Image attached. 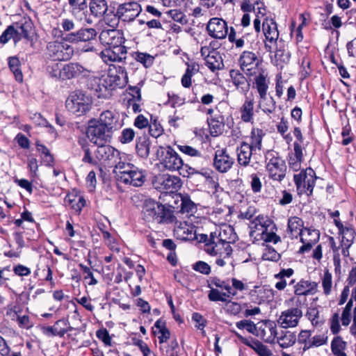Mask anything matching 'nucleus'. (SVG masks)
<instances>
[{"label": "nucleus", "mask_w": 356, "mask_h": 356, "mask_svg": "<svg viewBox=\"0 0 356 356\" xmlns=\"http://www.w3.org/2000/svg\"><path fill=\"white\" fill-rule=\"evenodd\" d=\"M106 77L111 89L123 88L127 83V72L122 67H110Z\"/></svg>", "instance_id": "17"}, {"label": "nucleus", "mask_w": 356, "mask_h": 356, "mask_svg": "<svg viewBox=\"0 0 356 356\" xmlns=\"http://www.w3.org/2000/svg\"><path fill=\"white\" fill-rule=\"evenodd\" d=\"M97 121L99 124H102L113 133L118 129V117L111 111L107 110L103 111L100 114L99 120H97Z\"/></svg>", "instance_id": "34"}, {"label": "nucleus", "mask_w": 356, "mask_h": 356, "mask_svg": "<svg viewBox=\"0 0 356 356\" xmlns=\"http://www.w3.org/2000/svg\"><path fill=\"white\" fill-rule=\"evenodd\" d=\"M65 202L77 212H80L86 205V200L82 196L67 195Z\"/></svg>", "instance_id": "51"}, {"label": "nucleus", "mask_w": 356, "mask_h": 356, "mask_svg": "<svg viewBox=\"0 0 356 356\" xmlns=\"http://www.w3.org/2000/svg\"><path fill=\"white\" fill-rule=\"evenodd\" d=\"M98 147L94 154L99 164L108 165L110 161L119 156V152L114 147L105 144L97 145Z\"/></svg>", "instance_id": "22"}, {"label": "nucleus", "mask_w": 356, "mask_h": 356, "mask_svg": "<svg viewBox=\"0 0 356 356\" xmlns=\"http://www.w3.org/2000/svg\"><path fill=\"white\" fill-rule=\"evenodd\" d=\"M277 334L276 325L270 321H265L259 327H257L256 333H254L255 336L268 343H274L275 342Z\"/></svg>", "instance_id": "21"}, {"label": "nucleus", "mask_w": 356, "mask_h": 356, "mask_svg": "<svg viewBox=\"0 0 356 356\" xmlns=\"http://www.w3.org/2000/svg\"><path fill=\"white\" fill-rule=\"evenodd\" d=\"M127 49L124 46L108 47L101 52L104 62H120L126 58Z\"/></svg>", "instance_id": "26"}, {"label": "nucleus", "mask_w": 356, "mask_h": 356, "mask_svg": "<svg viewBox=\"0 0 356 356\" xmlns=\"http://www.w3.org/2000/svg\"><path fill=\"white\" fill-rule=\"evenodd\" d=\"M67 324V320H58L53 326L44 327L42 328V332L47 336L63 337L65 334L67 332V330H66Z\"/></svg>", "instance_id": "37"}, {"label": "nucleus", "mask_w": 356, "mask_h": 356, "mask_svg": "<svg viewBox=\"0 0 356 356\" xmlns=\"http://www.w3.org/2000/svg\"><path fill=\"white\" fill-rule=\"evenodd\" d=\"M46 56L53 60H67L74 55V48L60 41H51L46 47Z\"/></svg>", "instance_id": "7"}, {"label": "nucleus", "mask_w": 356, "mask_h": 356, "mask_svg": "<svg viewBox=\"0 0 356 356\" xmlns=\"http://www.w3.org/2000/svg\"><path fill=\"white\" fill-rule=\"evenodd\" d=\"M207 30L210 36L216 39H224L228 32L227 22L218 17L211 18L207 26Z\"/></svg>", "instance_id": "20"}, {"label": "nucleus", "mask_w": 356, "mask_h": 356, "mask_svg": "<svg viewBox=\"0 0 356 356\" xmlns=\"http://www.w3.org/2000/svg\"><path fill=\"white\" fill-rule=\"evenodd\" d=\"M180 211L184 213H192L195 209V204L186 196L181 197Z\"/></svg>", "instance_id": "60"}, {"label": "nucleus", "mask_w": 356, "mask_h": 356, "mask_svg": "<svg viewBox=\"0 0 356 356\" xmlns=\"http://www.w3.org/2000/svg\"><path fill=\"white\" fill-rule=\"evenodd\" d=\"M230 332L233 333L243 344L254 350L259 356H273L272 351L261 341L253 339H252V341H250L236 330L232 329L230 330Z\"/></svg>", "instance_id": "24"}, {"label": "nucleus", "mask_w": 356, "mask_h": 356, "mask_svg": "<svg viewBox=\"0 0 356 356\" xmlns=\"http://www.w3.org/2000/svg\"><path fill=\"white\" fill-rule=\"evenodd\" d=\"M233 84L242 92H246L249 90V83L246 77L238 70H232L229 72Z\"/></svg>", "instance_id": "38"}, {"label": "nucleus", "mask_w": 356, "mask_h": 356, "mask_svg": "<svg viewBox=\"0 0 356 356\" xmlns=\"http://www.w3.org/2000/svg\"><path fill=\"white\" fill-rule=\"evenodd\" d=\"M293 273L294 270L292 268L282 269L274 275V278L277 280L275 284V288L279 291L284 290L287 286V281L285 280V278H291Z\"/></svg>", "instance_id": "41"}, {"label": "nucleus", "mask_w": 356, "mask_h": 356, "mask_svg": "<svg viewBox=\"0 0 356 356\" xmlns=\"http://www.w3.org/2000/svg\"><path fill=\"white\" fill-rule=\"evenodd\" d=\"M90 71L78 63H69L63 65V81L88 76Z\"/></svg>", "instance_id": "25"}, {"label": "nucleus", "mask_w": 356, "mask_h": 356, "mask_svg": "<svg viewBox=\"0 0 356 356\" xmlns=\"http://www.w3.org/2000/svg\"><path fill=\"white\" fill-rule=\"evenodd\" d=\"M108 8V3L106 0H91L90 2V10L95 17H101L104 16Z\"/></svg>", "instance_id": "42"}, {"label": "nucleus", "mask_w": 356, "mask_h": 356, "mask_svg": "<svg viewBox=\"0 0 356 356\" xmlns=\"http://www.w3.org/2000/svg\"><path fill=\"white\" fill-rule=\"evenodd\" d=\"M319 236L318 230L305 228L300 236L302 245L300 247L299 252L303 253L310 250L312 246L318 241Z\"/></svg>", "instance_id": "27"}, {"label": "nucleus", "mask_w": 356, "mask_h": 356, "mask_svg": "<svg viewBox=\"0 0 356 356\" xmlns=\"http://www.w3.org/2000/svg\"><path fill=\"white\" fill-rule=\"evenodd\" d=\"M144 218L148 221H154L157 223L166 222L171 218L169 209L152 199L146 200L143 207Z\"/></svg>", "instance_id": "3"}, {"label": "nucleus", "mask_w": 356, "mask_h": 356, "mask_svg": "<svg viewBox=\"0 0 356 356\" xmlns=\"http://www.w3.org/2000/svg\"><path fill=\"white\" fill-rule=\"evenodd\" d=\"M317 179L314 170L310 168L301 170L299 173L295 174L293 180L296 186L299 195L306 194L310 196L315 186V181Z\"/></svg>", "instance_id": "6"}, {"label": "nucleus", "mask_w": 356, "mask_h": 356, "mask_svg": "<svg viewBox=\"0 0 356 356\" xmlns=\"http://www.w3.org/2000/svg\"><path fill=\"white\" fill-rule=\"evenodd\" d=\"M275 58L277 65L286 64L289 62L291 54L289 51L285 49H279L276 51Z\"/></svg>", "instance_id": "61"}, {"label": "nucleus", "mask_w": 356, "mask_h": 356, "mask_svg": "<svg viewBox=\"0 0 356 356\" xmlns=\"http://www.w3.org/2000/svg\"><path fill=\"white\" fill-rule=\"evenodd\" d=\"M206 65L212 71L215 72L216 70H220L222 66V60L221 56L219 55L218 52H213L211 56H209L207 58Z\"/></svg>", "instance_id": "52"}, {"label": "nucleus", "mask_w": 356, "mask_h": 356, "mask_svg": "<svg viewBox=\"0 0 356 356\" xmlns=\"http://www.w3.org/2000/svg\"><path fill=\"white\" fill-rule=\"evenodd\" d=\"M332 276L329 270L326 269L322 277V286L323 293L325 295H329L332 291Z\"/></svg>", "instance_id": "58"}, {"label": "nucleus", "mask_w": 356, "mask_h": 356, "mask_svg": "<svg viewBox=\"0 0 356 356\" xmlns=\"http://www.w3.org/2000/svg\"><path fill=\"white\" fill-rule=\"evenodd\" d=\"M145 172L136 167L129 175L125 174L124 175V178H122L121 183L134 187H140L145 183Z\"/></svg>", "instance_id": "31"}, {"label": "nucleus", "mask_w": 356, "mask_h": 356, "mask_svg": "<svg viewBox=\"0 0 356 356\" xmlns=\"http://www.w3.org/2000/svg\"><path fill=\"white\" fill-rule=\"evenodd\" d=\"M211 282L213 285L217 288L225 290V291L221 292L217 289L211 288L210 285H209V287L211 288L208 294L209 300L213 302H227L231 298V294H233L234 293L232 292V289H231V285L227 281L222 280L218 277H213Z\"/></svg>", "instance_id": "12"}, {"label": "nucleus", "mask_w": 356, "mask_h": 356, "mask_svg": "<svg viewBox=\"0 0 356 356\" xmlns=\"http://www.w3.org/2000/svg\"><path fill=\"white\" fill-rule=\"evenodd\" d=\"M259 97V106L264 113L269 115L275 111L276 102L273 97L266 94Z\"/></svg>", "instance_id": "39"}, {"label": "nucleus", "mask_w": 356, "mask_h": 356, "mask_svg": "<svg viewBox=\"0 0 356 356\" xmlns=\"http://www.w3.org/2000/svg\"><path fill=\"white\" fill-rule=\"evenodd\" d=\"M234 163V159L229 155L226 149H219L215 152L213 166L220 172H227Z\"/></svg>", "instance_id": "18"}, {"label": "nucleus", "mask_w": 356, "mask_h": 356, "mask_svg": "<svg viewBox=\"0 0 356 356\" xmlns=\"http://www.w3.org/2000/svg\"><path fill=\"white\" fill-rule=\"evenodd\" d=\"M20 61L16 56L8 58V66L10 71L13 73L16 81L22 82L23 81V74L20 69Z\"/></svg>", "instance_id": "50"}, {"label": "nucleus", "mask_w": 356, "mask_h": 356, "mask_svg": "<svg viewBox=\"0 0 356 356\" xmlns=\"http://www.w3.org/2000/svg\"><path fill=\"white\" fill-rule=\"evenodd\" d=\"M307 316L313 325L318 326L322 325L323 323V319L320 316L319 312L316 307L309 308L307 312Z\"/></svg>", "instance_id": "57"}, {"label": "nucleus", "mask_w": 356, "mask_h": 356, "mask_svg": "<svg viewBox=\"0 0 356 356\" xmlns=\"http://www.w3.org/2000/svg\"><path fill=\"white\" fill-rule=\"evenodd\" d=\"M311 332L309 330H302L298 334V342L303 344L302 351H306L309 349V345L311 342Z\"/></svg>", "instance_id": "59"}, {"label": "nucleus", "mask_w": 356, "mask_h": 356, "mask_svg": "<svg viewBox=\"0 0 356 356\" xmlns=\"http://www.w3.org/2000/svg\"><path fill=\"white\" fill-rule=\"evenodd\" d=\"M150 141L146 137H139L136 140V152L138 155L143 159L149 156L150 149Z\"/></svg>", "instance_id": "47"}, {"label": "nucleus", "mask_w": 356, "mask_h": 356, "mask_svg": "<svg viewBox=\"0 0 356 356\" xmlns=\"http://www.w3.org/2000/svg\"><path fill=\"white\" fill-rule=\"evenodd\" d=\"M99 38L101 43L108 47L124 46V34L118 29H104Z\"/></svg>", "instance_id": "15"}, {"label": "nucleus", "mask_w": 356, "mask_h": 356, "mask_svg": "<svg viewBox=\"0 0 356 356\" xmlns=\"http://www.w3.org/2000/svg\"><path fill=\"white\" fill-rule=\"evenodd\" d=\"M13 26L17 30V36H19L20 40L22 38L31 39V34L33 33V23L29 18H22L17 22L13 24Z\"/></svg>", "instance_id": "33"}, {"label": "nucleus", "mask_w": 356, "mask_h": 356, "mask_svg": "<svg viewBox=\"0 0 356 356\" xmlns=\"http://www.w3.org/2000/svg\"><path fill=\"white\" fill-rule=\"evenodd\" d=\"M303 220L297 216L290 217L288 220V230L292 237L297 238L302 236V232L305 228L303 227Z\"/></svg>", "instance_id": "40"}, {"label": "nucleus", "mask_w": 356, "mask_h": 356, "mask_svg": "<svg viewBox=\"0 0 356 356\" xmlns=\"http://www.w3.org/2000/svg\"><path fill=\"white\" fill-rule=\"evenodd\" d=\"M113 132L99 124L95 119L88 122L86 129V136L89 140L95 145L106 144L112 138Z\"/></svg>", "instance_id": "8"}, {"label": "nucleus", "mask_w": 356, "mask_h": 356, "mask_svg": "<svg viewBox=\"0 0 356 356\" xmlns=\"http://www.w3.org/2000/svg\"><path fill=\"white\" fill-rule=\"evenodd\" d=\"M262 29L266 40L270 44H275L279 38V31L275 21L266 18L263 22Z\"/></svg>", "instance_id": "30"}, {"label": "nucleus", "mask_w": 356, "mask_h": 356, "mask_svg": "<svg viewBox=\"0 0 356 356\" xmlns=\"http://www.w3.org/2000/svg\"><path fill=\"white\" fill-rule=\"evenodd\" d=\"M209 126L210 133L213 136H217L221 134L225 127L223 116L218 115L212 118L209 122Z\"/></svg>", "instance_id": "44"}, {"label": "nucleus", "mask_w": 356, "mask_h": 356, "mask_svg": "<svg viewBox=\"0 0 356 356\" xmlns=\"http://www.w3.org/2000/svg\"><path fill=\"white\" fill-rule=\"evenodd\" d=\"M174 235L180 241H193L198 239L195 227L186 222H177L175 223Z\"/></svg>", "instance_id": "19"}, {"label": "nucleus", "mask_w": 356, "mask_h": 356, "mask_svg": "<svg viewBox=\"0 0 356 356\" xmlns=\"http://www.w3.org/2000/svg\"><path fill=\"white\" fill-rule=\"evenodd\" d=\"M135 59L146 68L152 66L154 62V56L143 52H136Z\"/></svg>", "instance_id": "56"}, {"label": "nucleus", "mask_w": 356, "mask_h": 356, "mask_svg": "<svg viewBox=\"0 0 356 356\" xmlns=\"http://www.w3.org/2000/svg\"><path fill=\"white\" fill-rule=\"evenodd\" d=\"M92 82L97 85V86L92 84V88L97 92H99L98 96L100 97L104 95V92H106L109 87V83L107 81L106 77H95L92 79Z\"/></svg>", "instance_id": "54"}, {"label": "nucleus", "mask_w": 356, "mask_h": 356, "mask_svg": "<svg viewBox=\"0 0 356 356\" xmlns=\"http://www.w3.org/2000/svg\"><path fill=\"white\" fill-rule=\"evenodd\" d=\"M17 31L13 24L8 26L0 36V43L5 44L10 39H13L15 43L20 41V38L17 36Z\"/></svg>", "instance_id": "49"}, {"label": "nucleus", "mask_w": 356, "mask_h": 356, "mask_svg": "<svg viewBox=\"0 0 356 356\" xmlns=\"http://www.w3.org/2000/svg\"><path fill=\"white\" fill-rule=\"evenodd\" d=\"M254 102L253 99L246 97L243 104L239 108L241 120L246 123L253 122L254 116Z\"/></svg>", "instance_id": "35"}, {"label": "nucleus", "mask_w": 356, "mask_h": 356, "mask_svg": "<svg viewBox=\"0 0 356 356\" xmlns=\"http://www.w3.org/2000/svg\"><path fill=\"white\" fill-rule=\"evenodd\" d=\"M204 250L211 256L215 257V264L223 267L227 264L233 266L232 258V248L229 244L222 242H217L215 238L209 237L208 242L204 245Z\"/></svg>", "instance_id": "1"}, {"label": "nucleus", "mask_w": 356, "mask_h": 356, "mask_svg": "<svg viewBox=\"0 0 356 356\" xmlns=\"http://www.w3.org/2000/svg\"><path fill=\"white\" fill-rule=\"evenodd\" d=\"M347 343L341 337H334L331 342V351L333 356H348L345 350Z\"/></svg>", "instance_id": "46"}, {"label": "nucleus", "mask_w": 356, "mask_h": 356, "mask_svg": "<svg viewBox=\"0 0 356 356\" xmlns=\"http://www.w3.org/2000/svg\"><path fill=\"white\" fill-rule=\"evenodd\" d=\"M230 280L232 283V292L234 293L233 294H231V298L236 296L238 291H243L248 288V285L246 284L235 277H232Z\"/></svg>", "instance_id": "64"}, {"label": "nucleus", "mask_w": 356, "mask_h": 356, "mask_svg": "<svg viewBox=\"0 0 356 356\" xmlns=\"http://www.w3.org/2000/svg\"><path fill=\"white\" fill-rule=\"evenodd\" d=\"M289 284H293L294 297L292 300H294L296 298V305L300 306L302 304V296H306L310 294H314L316 292L318 288V284L315 282H311L308 280H301L296 284H295V280L292 279L289 282ZM305 298L302 301V304L305 302Z\"/></svg>", "instance_id": "13"}, {"label": "nucleus", "mask_w": 356, "mask_h": 356, "mask_svg": "<svg viewBox=\"0 0 356 356\" xmlns=\"http://www.w3.org/2000/svg\"><path fill=\"white\" fill-rule=\"evenodd\" d=\"M199 65L196 63L187 64L185 74L181 77V85L184 88H190L192 84V77L199 72Z\"/></svg>", "instance_id": "48"}, {"label": "nucleus", "mask_w": 356, "mask_h": 356, "mask_svg": "<svg viewBox=\"0 0 356 356\" xmlns=\"http://www.w3.org/2000/svg\"><path fill=\"white\" fill-rule=\"evenodd\" d=\"M161 168L169 171H178L183 165V160L177 152L170 146H159L156 151Z\"/></svg>", "instance_id": "4"}, {"label": "nucleus", "mask_w": 356, "mask_h": 356, "mask_svg": "<svg viewBox=\"0 0 356 356\" xmlns=\"http://www.w3.org/2000/svg\"><path fill=\"white\" fill-rule=\"evenodd\" d=\"M238 63L241 71L250 77L256 75L261 69L259 67L261 58L252 51H243L238 59Z\"/></svg>", "instance_id": "9"}, {"label": "nucleus", "mask_w": 356, "mask_h": 356, "mask_svg": "<svg viewBox=\"0 0 356 356\" xmlns=\"http://www.w3.org/2000/svg\"><path fill=\"white\" fill-rule=\"evenodd\" d=\"M340 234L342 235L341 245L350 247L356 236L355 229L352 227H345Z\"/></svg>", "instance_id": "55"}, {"label": "nucleus", "mask_w": 356, "mask_h": 356, "mask_svg": "<svg viewBox=\"0 0 356 356\" xmlns=\"http://www.w3.org/2000/svg\"><path fill=\"white\" fill-rule=\"evenodd\" d=\"M136 136L135 131L131 128L124 129L120 136H119V141L122 144H127L133 141Z\"/></svg>", "instance_id": "62"}, {"label": "nucleus", "mask_w": 356, "mask_h": 356, "mask_svg": "<svg viewBox=\"0 0 356 356\" xmlns=\"http://www.w3.org/2000/svg\"><path fill=\"white\" fill-rule=\"evenodd\" d=\"M63 64L51 63L47 67V72L51 78L63 81Z\"/></svg>", "instance_id": "53"}, {"label": "nucleus", "mask_w": 356, "mask_h": 356, "mask_svg": "<svg viewBox=\"0 0 356 356\" xmlns=\"http://www.w3.org/2000/svg\"><path fill=\"white\" fill-rule=\"evenodd\" d=\"M266 169L268 177L281 182L286 174V165L279 153L274 150H267L265 153Z\"/></svg>", "instance_id": "2"}, {"label": "nucleus", "mask_w": 356, "mask_h": 356, "mask_svg": "<svg viewBox=\"0 0 356 356\" xmlns=\"http://www.w3.org/2000/svg\"><path fill=\"white\" fill-rule=\"evenodd\" d=\"M237 160L239 165L247 166L250 163L251 158L256 159L257 154L252 148L249 146V143L243 142L240 147L236 149Z\"/></svg>", "instance_id": "29"}, {"label": "nucleus", "mask_w": 356, "mask_h": 356, "mask_svg": "<svg viewBox=\"0 0 356 356\" xmlns=\"http://www.w3.org/2000/svg\"><path fill=\"white\" fill-rule=\"evenodd\" d=\"M97 35V31L93 28H82L79 31L67 35V40L71 42H89L94 40Z\"/></svg>", "instance_id": "28"}, {"label": "nucleus", "mask_w": 356, "mask_h": 356, "mask_svg": "<svg viewBox=\"0 0 356 356\" xmlns=\"http://www.w3.org/2000/svg\"><path fill=\"white\" fill-rule=\"evenodd\" d=\"M92 104L91 99L81 91L72 92L66 100L67 110L81 116L90 111Z\"/></svg>", "instance_id": "5"}, {"label": "nucleus", "mask_w": 356, "mask_h": 356, "mask_svg": "<svg viewBox=\"0 0 356 356\" xmlns=\"http://www.w3.org/2000/svg\"><path fill=\"white\" fill-rule=\"evenodd\" d=\"M236 326L239 330H246L249 333L254 335L256 333L257 325L252 321L248 320H242L236 323Z\"/></svg>", "instance_id": "63"}, {"label": "nucleus", "mask_w": 356, "mask_h": 356, "mask_svg": "<svg viewBox=\"0 0 356 356\" xmlns=\"http://www.w3.org/2000/svg\"><path fill=\"white\" fill-rule=\"evenodd\" d=\"M275 341L280 348L284 349L293 346L297 341V337L295 332L281 330L277 332Z\"/></svg>", "instance_id": "36"}, {"label": "nucleus", "mask_w": 356, "mask_h": 356, "mask_svg": "<svg viewBox=\"0 0 356 356\" xmlns=\"http://www.w3.org/2000/svg\"><path fill=\"white\" fill-rule=\"evenodd\" d=\"M264 136V133L263 130L260 129L253 128L251 131L250 143H249V146L257 152L261 149Z\"/></svg>", "instance_id": "45"}, {"label": "nucleus", "mask_w": 356, "mask_h": 356, "mask_svg": "<svg viewBox=\"0 0 356 356\" xmlns=\"http://www.w3.org/2000/svg\"><path fill=\"white\" fill-rule=\"evenodd\" d=\"M302 316V312L298 307L290 308L281 313L277 323L283 328L295 327Z\"/></svg>", "instance_id": "16"}, {"label": "nucleus", "mask_w": 356, "mask_h": 356, "mask_svg": "<svg viewBox=\"0 0 356 356\" xmlns=\"http://www.w3.org/2000/svg\"><path fill=\"white\" fill-rule=\"evenodd\" d=\"M152 184L156 190L171 193L177 191L181 188V180L179 177L175 175L159 174L154 176Z\"/></svg>", "instance_id": "10"}, {"label": "nucleus", "mask_w": 356, "mask_h": 356, "mask_svg": "<svg viewBox=\"0 0 356 356\" xmlns=\"http://www.w3.org/2000/svg\"><path fill=\"white\" fill-rule=\"evenodd\" d=\"M136 168L134 164L120 160L115 164L113 172L116 175L118 180L121 182L122 178H124V175H129Z\"/></svg>", "instance_id": "43"}, {"label": "nucleus", "mask_w": 356, "mask_h": 356, "mask_svg": "<svg viewBox=\"0 0 356 356\" xmlns=\"http://www.w3.org/2000/svg\"><path fill=\"white\" fill-rule=\"evenodd\" d=\"M209 237L215 238L217 242H222L227 244L234 243L237 240V235L232 226L224 225L214 232L210 234Z\"/></svg>", "instance_id": "23"}, {"label": "nucleus", "mask_w": 356, "mask_h": 356, "mask_svg": "<svg viewBox=\"0 0 356 356\" xmlns=\"http://www.w3.org/2000/svg\"><path fill=\"white\" fill-rule=\"evenodd\" d=\"M142 7L136 1H129L118 6L116 15L119 19L125 22H133L141 13Z\"/></svg>", "instance_id": "14"}, {"label": "nucleus", "mask_w": 356, "mask_h": 356, "mask_svg": "<svg viewBox=\"0 0 356 356\" xmlns=\"http://www.w3.org/2000/svg\"><path fill=\"white\" fill-rule=\"evenodd\" d=\"M254 76V83L259 94V97L266 95L270 83L268 72L264 69H261Z\"/></svg>", "instance_id": "32"}, {"label": "nucleus", "mask_w": 356, "mask_h": 356, "mask_svg": "<svg viewBox=\"0 0 356 356\" xmlns=\"http://www.w3.org/2000/svg\"><path fill=\"white\" fill-rule=\"evenodd\" d=\"M267 221L264 220L263 216H259L255 218L250 223V234L251 236L257 237L261 234V238L266 242L277 243L280 238L273 232H267Z\"/></svg>", "instance_id": "11"}]
</instances>
